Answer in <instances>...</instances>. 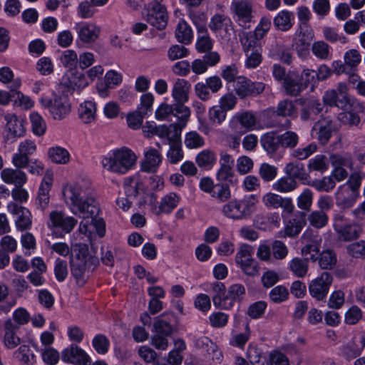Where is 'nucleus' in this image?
Returning <instances> with one entry per match:
<instances>
[{"mask_svg":"<svg viewBox=\"0 0 365 365\" xmlns=\"http://www.w3.org/2000/svg\"><path fill=\"white\" fill-rule=\"evenodd\" d=\"M307 260L301 258H294L289 264L290 270L298 277H304L308 271Z\"/></svg>","mask_w":365,"mask_h":365,"instance_id":"51","label":"nucleus"},{"mask_svg":"<svg viewBox=\"0 0 365 365\" xmlns=\"http://www.w3.org/2000/svg\"><path fill=\"white\" fill-rule=\"evenodd\" d=\"M308 168L310 170L324 172L328 169L327 158L324 155H317L309 160Z\"/></svg>","mask_w":365,"mask_h":365,"instance_id":"60","label":"nucleus"},{"mask_svg":"<svg viewBox=\"0 0 365 365\" xmlns=\"http://www.w3.org/2000/svg\"><path fill=\"white\" fill-rule=\"evenodd\" d=\"M225 216L233 220H241L249 215L248 207L239 200H232L222 207Z\"/></svg>","mask_w":365,"mask_h":365,"instance_id":"21","label":"nucleus"},{"mask_svg":"<svg viewBox=\"0 0 365 365\" xmlns=\"http://www.w3.org/2000/svg\"><path fill=\"white\" fill-rule=\"evenodd\" d=\"M336 231L340 240L351 241L359 237L361 228L357 224L335 225Z\"/></svg>","mask_w":365,"mask_h":365,"instance_id":"28","label":"nucleus"},{"mask_svg":"<svg viewBox=\"0 0 365 365\" xmlns=\"http://www.w3.org/2000/svg\"><path fill=\"white\" fill-rule=\"evenodd\" d=\"M294 19V13L287 10H282L274 18L273 24L277 30L287 31L293 26Z\"/></svg>","mask_w":365,"mask_h":365,"instance_id":"31","label":"nucleus"},{"mask_svg":"<svg viewBox=\"0 0 365 365\" xmlns=\"http://www.w3.org/2000/svg\"><path fill=\"white\" fill-rule=\"evenodd\" d=\"M211 196L221 202L228 200L231 197V192L229 185L223 182L215 184Z\"/></svg>","mask_w":365,"mask_h":365,"instance_id":"52","label":"nucleus"},{"mask_svg":"<svg viewBox=\"0 0 365 365\" xmlns=\"http://www.w3.org/2000/svg\"><path fill=\"white\" fill-rule=\"evenodd\" d=\"M52 185V180L50 178H44L38 191L36 197V205L41 209L44 210L49 203L48 192Z\"/></svg>","mask_w":365,"mask_h":365,"instance_id":"35","label":"nucleus"},{"mask_svg":"<svg viewBox=\"0 0 365 365\" xmlns=\"http://www.w3.org/2000/svg\"><path fill=\"white\" fill-rule=\"evenodd\" d=\"M347 252L353 257H365V240H360L349 245Z\"/></svg>","mask_w":365,"mask_h":365,"instance_id":"64","label":"nucleus"},{"mask_svg":"<svg viewBox=\"0 0 365 365\" xmlns=\"http://www.w3.org/2000/svg\"><path fill=\"white\" fill-rule=\"evenodd\" d=\"M161 162L162 156L158 150L150 148L144 153V160L141 162V170L155 173Z\"/></svg>","mask_w":365,"mask_h":365,"instance_id":"23","label":"nucleus"},{"mask_svg":"<svg viewBox=\"0 0 365 365\" xmlns=\"http://www.w3.org/2000/svg\"><path fill=\"white\" fill-rule=\"evenodd\" d=\"M136 162V156L130 149L123 148L113 151L110 157L102 160V165L111 172L125 174L130 170Z\"/></svg>","mask_w":365,"mask_h":365,"instance_id":"3","label":"nucleus"},{"mask_svg":"<svg viewBox=\"0 0 365 365\" xmlns=\"http://www.w3.org/2000/svg\"><path fill=\"white\" fill-rule=\"evenodd\" d=\"M170 115L178 118V122L175 124L180 125L181 128H185L189 117H182V114L177 108L175 103L168 105L162 103L155 111V117L158 120H165Z\"/></svg>","mask_w":365,"mask_h":365,"instance_id":"22","label":"nucleus"},{"mask_svg":"<svg viewBox=\"0 0 365 365\" xmlns=\"http://www.w3.org/2000/svg\"><path fill=\"white\" fill-rule=\"evenodd\" d=\"M262 202L266 207L274 209L281 207L287 213H292L294 209L292 200L290 197H282L272 192L264 195L262 197Z\"/></svg>","mask_w":365,"mask_h":365,"instance_id":"19","label":"nucleus"},{"mask_svg":"<svg viewBox=\"0 0 365 365\" xmlns=\"http://www.w3.org/2000/svg\"><path fill=\"white\" fill-rule=\"evenodd\" d=\"M245 294V288L241 284H234L231 285L227 292L225 302L224 303L225 309H230L234 306L236 301L242 299Z\"/></svg>","mask_w":365,"mask_h":365,"instance_id":"29","label":"nucleus"},{"mask_svg":"<svg viewBox=\"0 0 365 365\" xmlns=\"http://www.w3.org/2000/svg\"><path fill=\"white\" fill-rule=\"evenodd\" d=\"M48 156L53 163L65 165L70 160V153L61 146L51 147L48 150Z\"/></svg>","mask_w":365,"mask_h":365,"instance_id":"39","label":"nucleus"},{"mask_svg":"<svg viewBox=\"0 0 365 365\" xmlns=\"http://www.w3.org/2000/svg\"><path fill=\"white\" fill-rule=\"evenodd\" d=\"M53 235L56 237H63L69 233L76 226L77 220L73 217L66 216L63 212L53 211L49 215Z\"/></svg>","mask_w":365,"mask_h":365,"instance_id":"6","label":"nucleus"},{"mask_svg":"<svg viewBox=\"0 0 365 365\" xmlns=\"http://www.w3.org/2000/svg\"><path fill=\"white\" fill-rule=\"evenodd\" d=\"M297 186L298 183L297 180L286 175L273 183L272 189L279 192L286 193L294 191Z\"/></svg>","mask_w":365,"mask_h":365,"instance_id":"43","label":"nucleus"},{"mask_svg":"<svg viewBox=\"0 0 365 365\" xmlns=\"http://www.w3.org/2000/svg\"><path fill=\"white\" fill-rule=\"evenodd\" d=\"M7 209L12 215L18 216L16 220V225L18 230L24 231L30 229L32 223L31 214L28 209L19 206L14 202L8 204Z\"/></svg>","mask_w":365,"mask_h":365,"instance_id":"14","label":"nucleus"},{"mask_svg":"<svg viewBox=\"0 0 365 365\" xmlns=\"http://www.w3.org/2000/svg\"><path fill=\"white\" fill-rule=\"evenodd\" d=\"M145 19L148 24L157 29H164L168 23V14L165 7L158 2H155L151 9L148 10Z\"/></svg>","mask_w":365,"mask_h":365,"instance_id":"12","label":"nucleus"},{"mask_svg":"<svg viewBox=\"0 0 365 365\" xmlns=\"http://www.w3.org/2000/svg\"><path fill=\"white\" fill-rule=\"evenodd\" d=\"M305 224V220L302 218L291 219L285 226V234L291 237H295L300 233Z\"/></svg>","mask_w":365,"mask_h":365,"instance_id":"50","label":"nucleus"},{"mask_svg":"<svg viewBox=\"0 0 365 365\" xmlns=\"http://www.w3.org/2000/svg\"><path fill=\"white\" fill-rule=\"evenodd\" d=\"M51 249L63 257L71 253V272L77 284L81 286L85 284L91 274L99 265L96 251L86 244L76 243L69 248L67 244L58 242L52 245Z\"/></svg>","mask_w":365,"mask_h":365,"instance_id":"1","label":"nucleus"},{"mask_svg":"<svg viewBox=\"0 0 365 365\" xmlns=\"http://www.w3.org/2000/svg\"><path fill=\"white\" fill-rule=\"evenodd\" d=\"M40 103L48 109L55 120H62L71 111V104L65 95H54L51 98H41Z\"/></svg>","mask_w":365,"mask_h":365,"instance_id":"4","label":"nucleus"},{"mask_svg":"<svg viewBox=\"0 0 365 365\" xmlns=\"http://www.w3.org/2000/svg\"><path fill=\"white\" fill-rule=\"evenodd\" d=\"M79 39L83 43H93L99 36L101 29L95 24H86L76 27Z\"/></svg>","mask_w":365,"mask_h":365,"instance_id":"26","label":"nucleus"},{"mask_svg":"<svg viewBox=\"0 0 365 365\" xmlns=\"http://www.w3.org/2000/svg\"><path fill=\"white\" fill-rule=\"evenodd\" d=\"M234 88L238 96L244 98L262 93L265 86L263 83L252 82L244 76H239L235 83Z\"/></svg>","mask_w":365,"mask_h":365,"instance_id":"9","label":"nucleus"},{"mask_svg":"<svg viewBox=\"0 0 365 365\" xmlns=\"http://www.w3.org/2000/svg\"><path fill=\"white\" fill-rule=\"evenodd\" d=\"M170 149L167 153L168 161L171 164H176L183 158V152L181 147L180 137L173 138L167 143Z\"/></svg>","mask_w":365,"mask_h":365,"instance_id":"36","label":"nucleus"},{"mask_svg":"<svg viewBox=\"0 0 365 365\" xmlns=\"http://www.w3.org/2000/svg\"><path fill=\"white\" fill-rule=\"evenodd\" d=\"M259 175L264 182L272 181L277 175V168L274 165L264 163L259 168Z\"/></svg>","mask_w":365,"mask_h":365,"instance_id":"55","label":"nucleus"},{"mask_svg":"<svg viewBox=\"0 0 365 365\" xmlns=\"http://www.w3.org/2000/svg\"><path fill=\"white\" fill-rule=\"evenodd\" d=\"M260 143L269 155L281 153L282 147L279 135L274 132L264 133L260 138Z\"/></svg>","mask_w":365,"mask_h":365,"instance_id":"24","label":"nucleus"},{"mask_svg":"<svg viewBox=\"0 0 365 365\" xmlns=\"http://www.w3.org/2000/svg\"><path fill=\"white\" fill-rule=\"evenodd\" d=\"M288 296V289L282 285H278L274 287L269 294L271 301L277 304L282 303L287 300Z\"/></svg>","mask_w":365,"mask_h":365,"instance_id":"58","label":"nucleus"},{"mask_svg":"<svg viewBox=\"0 0 365 365\" xmlns=\"http://www.w3.org/2000/svg\"><path fill=\"white\" fill-rule=\"evenodd\" d=\"M88 190L83 189L80 184H75L63 188L65 200H70L73 205V212L84 220L93 221L100 212L98 203L88 197Z\"/></svg>","mask_w":365,"mask_h":365,"instance_id":"2","label":"nucleus"},{"mask_svg":"<svg viewBox=\"0 0 365 365\" xmlns=\"http://www.w3.org/2000/svg\"><path fill=\"white\" fill-rule=\"evenodd\" d=\"M2 180L16 187H22L26 181V174L19 169L6 168L1 171Z\"/></svg>","mask_w":365,"mask_h":365,"instance_id":"30","label":"nucleus"},{"mask_svg":"<svg viewBox=\"0 0 365 365\" xmlns=\"http://www.w3.org/2000/svg\"><path fill=\"white\" fill-rule=\"evenodd\" d=\"M140 182L135 180V178L130 177L125 179L124 189L125 193L128 198L134 199L138 195V189Z\"/></svg>","mask_w":365,"mask_h":365,"instance_id":"57","label":"nucleus"},{"mask_svg":"<svg viewBox=\"0 0 365 365\" xmlns=\"http://www.w3.org/2000/svg\"><path fill=\"white\" fill-rule=\"evenodd\" d=\"M6 121L7 134L4 137L6 143H13L16 138L24 135L25 129L23 121L19 119L14 114H6L4 116Z\"/></svg>","mask_w":365,"mask_h":365,"instance_id":"16","label":"nucleus"},{"mask_svg":"<svg viewBox=\"0 0 365 365\" xmlns=\"http://www.w3.org/2000/svg\"><path fill=\"white\" fill-rule=\"evenodd\" d=\"M272 113L277 116L285 118L282 124L283 129H288L291 127V121L287 118H295L297 116V108L292 101L284 99L280 101L276 107L272 108Z\"/></svg>","mask_w":365,"mask_h":365,"instance_id":"17","label":"nucleus"},{"mask_svg":"<svg viewBox=\"0 0 365 365\" xmlns=\"http://www.w3.org/2000/svg\"><path fill=\"white\" fill-rule=\"evenodd\" d=\"M216 162L215 153L210 150H204L196 157V163L198 166L207 169L211 168Z\"/></svg>","mask_w":365,"mask_h":365,"instance_id":"47","label":"nucleus"},{"mask_svg":"<svg viewBox=\"0 0 365 365\" xmlns=\"http://www.w3.org/2000/svg\"><path fill=\"white\" fill-rule=\"evenodd\" d=\"M242 272L250 277H255L259 274L258 263L254 259H247L240 261L237 264Z\"/></svg>","mask_w":365,"mask_h":365,"instance_id":"56","label":"nucleus"},{"mask_svg":"<svg viewBox=\"0 0 365 365\" xmlns=\"http://www.w3.org/2000/svg\"><path fill=\"white\" fill-rule=\"evenodd\" d=\"M255 125L256 117L250 111L236 113L230 122V126L241 134L252 130Z\"/></svg>","mask_w":365,"mask_h":365,"instance_id":"13","label":"nucleus"},{"mask_svg":"<svg viewBox=\"0 0 365 365\" xmlns=\"http://www.w3.org/2000/svg\"><path fill=\"white\" fill-rule=\"evenodd\" d=\"M282 150L284 148H294L297 146L299 142L298 135L293 131H286L285 133L279 135Z\"/></svg>","mask_w":365,"mask_h":365,"instance_id":"53","label":"nucleus"},{"mask_svg":"<svg viewBox=\"0 0 365 365\" xmlns=\"http://www.w3.org/2000/svg\"><path fill=\"white\" fill-rule=\"evenodd\" d=\"M336 123L330 117H326L316 122L312 129V135L322 145H326L332 134L336 131Z\"/></svg>","mask_w":365,"mask_h":365,"instance_id":"8","label":"nucleus"},{"mask_svg":"<svg viewBox=\"0 0 365 365\" xmlns=\"http://www.w3.org/2000/svg\"><path fill=\"white\" fill-rule=\"evenodd\" d=\"M154 102L153 95L150 93L143 94L140 97V103L138 107V110L146 116L152 112L153 104Z\"/></svg>","mask_w":365,"mask_h":365,"instance_id":"61","label":"nucleus"},{"mask_svg":"<svg viewBox=\"0 0 365 365\" xmlns=\"http://www.w3.org/2000/svg\"><path fill=\"white\" fill-rule=\"evenodd\" d=\"M283 88L286 94L290 96H297L305 89L300 81L296 76L287 75L283 81Z\"/></svg>","mask_w":365,"mask_h":365,"instance_id":"40","label":"nucleus"},{"mask_svg":"<svg viewBox=\"0 0 365 365\" xmlns=\"http://www.w3.org/2000/svg\"><path fill=\"white\" fill-rule=\"evenodd\" d=\"M359 197V192L352 191L346 186H340L336 193V205L346 210L354 206Z\"/></svg>","mask_w":365,"mask_h":365,"instance_id":"20","label":"nucleus"},{"mask_svg":"<svg viewBox=\"0 0 365 365\" xmlns=\"http://www.w3.org/2000/svg\"><path fill=\"white\" fill-rule=\"evenodd\" d=\"M19 325L11 319H7L4 323V344L9 349H14L21 343V339L16 335Z\"/></svg>","mask_w":365,"mask_h":365,"instance_id":"25","label":"nucleus"},{"mask_svg":"<svg viewBox=\"0 0 365 365\" xmlns=\"http://www.w3.org/2000/svg\"><path fill=\"white\" fill-rule=\"evenodd\" d=\"M184 128H181L180 125L172 123L169 126L162 125L155 127L154 135H158L161 138H165L164 143L167 144L170 140L180 137L181 132Z\"/></svg>","mask_w":365,"mask_h":365,"instance_id":"27","label":"nucleus"},{"mask_svg":"<svg viewBox=\"0 0 365 365\" xmlns=\"http://www.w3.org/2000/svg\"><path fill=\"white\" fill-rule=\"evenodd\" d=\"M284 173L295 180H307L308 176L304 164L299 162H292L287 164L284 168Z\"/></svg>","mask_w":365,"mask_h":365,"instance_id":"42","label":"nucleus"},{"mask_svg":"<svg viewBox=\"0 0 365 365\" xmlns=\"http://www.w3.org/2000/svg\"><path fill=\"white\" fill-rule=\"evenodd\" d=\"M308 233L305 232L303 239L306 245L302 249V255L305 257L306 260L316 261L318 259V253L319 252V242L317 239L311 240H307Z\"/></svg>","mask_w":365,"mask_h":365,"instance_id":"34","label":"nucleus"},{"mask_svg":"<svg viewBox=\"0 0 365 365\" xmlns=\"http://www.w3.org/2000/svg\"><path fill=\"white\" fill-rule=\"evenodd\" d=\"M331 47L324 41L314 42L312 46L313 54L320 60H327L331 56Z\"/></svg>","mask_w":365,"mask_h":365,"instance_id":"46","label":"nucleus"},{"mask_svg":"<svg viewBox=\"0 0 365 365\" xmlns=\"http://www.w3.org/2000/svg\"><path fill=\"white\" fill-rule=\"evenodd\" d=\"M96 113V103L86 101L81 103L78 108V116L84 123H91L95 120Z\"/></svg>","mask_w":365,"mask_h":365,"instance_id":"37","label":"nucleus"},{"mask_svg":"<svg viewBox=\"0 0 365 365\" xmlns=\"http://www.w3.org/2000/svg\"><path fill=\"white\" fill-rule=\"evenodd\" d=\"M269 56L287 64H289L292 62V55L289 52V49L284 45L279 43H273L271 46L269 48Z\"/></svg>","mask_w":365,"mask_h":365,"instance_id":"41","label":"nucleus"},{"mask_svg":"<svg viewBox=\"0 0 365 365\" xmlns=\"http://www.w3.org/2000/svg\"><path fill=\"white\" fill-rule=\"evenodd\" d=\"M156 195L153 194L150 197V204L152 205V210L156 215L162 213H170L178 205L180 197L174 192H171L162 198L160 205L156 206Z\"/></svg>","mask_w":365,"mask_h":365,"instance_id":"18","label":"nucleus"},{"mask_svg":"<svg viewBox=\"0 0 365 365\" xmlns=\"http://www.w3.org/2000/svg\"><path fill=\"white\" fill-rule=\"evenodd\" d=\"M214 295L212 296V301L214 305L219 309H225L224 303L225 302V297L227 295V290L224 283L215 282L211 284Z\"/></svg>","mask_w":365,"mask_h":365,"instance_id":"44","label":"nucleus"},{"mask_svg":"<svg viewBox=\"0 0 365 365\" xmlns=\"http://www.w3.org/2000/svg\"><path fill=\"white\" fill-rule=\"evenodd\" d=\"M176 320V316L173 312H165L154 319L153 331L157 334L169 336L173 332Z\"/></svg>","mask_w":365,"mask_h":365,"instance_id":"11","label":"nucleus"},{"mask_svg":"<svg viewBox=\"0 0 365 365\" xmlns=\"http://www.w3.org/2000/svg\"><path fill=\"white\" fill-rule=\"evenodd\" d=\"M209 27L215 32L224 29L228 36H230V31H233L231 19L223 14L214 15L210 20Z\"/></svg>","mask_w":365,"mask_h":365,"instance_id":"32","label":"nucleus"},{"mask_svg":"<svg viewBox=\"0 0 365 365\" xmlns=\"http://www.w3.org/2000/svg\"><path fill=\"white\" fill-rule=\"evenodd\" d=\"M175 36L178 42L190 44L193 38V32L190 26L183 19H180L177 25Z\"/></svg>","mask_w":365,"mask_h":365,"instance_id":"33","label":"nucleus"},{"mask_svg":"<svg viewBox=\"0 0 365 365\" xmlns=\"http://www.w3.org/2000/svg\"><path fill=\"white\" fill-rule=\"evenodd\" d=\"M329 161L334 168H353V160L351 156L346 153L344 155L331 154Z\"/></svg>","mask_w":365,"mask_h":365,"instance_id":"49","label":"nucleus"},{"mask_svg":"<svg viewBox=\"0 0 365 365\" xmlns=\"http://www.w3.org/2000/svg\"><path fill=\"white\" fill-rule=\"evenodd\" d=\"M333 282V276L328 272H324L320 276L311 281L309 291L312 297L319 301L324 300L329 292Z\"/></svg>","mask_w":365,"mask_h":365,"instance_id":"7","label":"nucleus"},{"mask_svg":"<svg viewBox=\"0 0 365 365\" xmlns=\"http://www.w3.org/2000/svg\"><path fill=\"white\" fill-rule=\"evenodd\" d=\"M319 192H330L336 186V182L331 176L324 177L322 179H315L310 184Z\"/></svg>","mask_w":365,"mask_h":365,"instance_id":"48","label":"nucleus"},{"mask_svg":"<svg viewBox=\"0 0 365 365\" xmlns=\"http://www.w3.org/2000/svg\"><path fill=\"white\" fill-rule=\"evenodd\" d=\"M336 263L335 253L331 250L322 252L319 258V264L322 269H330L334 267Z\"/></svg>","mask_w":365,"mask_h":365,"instance_id":"54","label":"nucleus"},{"mask_svg":"<svg viewBox=\"0 0 365 365\" xmlns=\"http://www.w3.org/2000/svg\"><path fill=\"white\" fill-rule=\"evenodd\" d=\"M190 87L191 85L187 81L178 78L175 82L172 91V96L175 100V103L177 105L180 112L182 113V117L184 118L190 115V108L185 106V103L188 101V93Z\"/></svg>","mask_w":365,"mask_h":365,"instance_id":"5","label":"nucleus"},{"mask_svg":"<svg viewBox=\"0 0 365 365\" xmlns=\"http://www.w3.org/2000/svg\"><path fill=\"white\" fill-rule=\"evenodd\" d=\"M92 344L98 354H104L108 351L110 341L105 335L98 334L93 338Z\"/></svg>","mask_w":365,"mask_h":365,"instance_id":"63","label":"nucleus"},{"mask_svg":"<svg viewBox=\"0 0 365 365\" xmlns=\"http://www.w3.org/2000/svg\"><path fill=\"white\" fill-rule=\"evenodd\" d=\"M30 119L34 133L38 136L42 135L46 129V123L42 117L36 113H33L30 115Z\"/></svg>","mask_w":365,"mask_h":365,"instance_id":"59","label":"nucleus"},{"mask_svg":"<svg viewBox=\"0 0 365 365\" xmlns=\"http://www.w3.org/2000/svg\"><path fill=\"white\" fill-rule=\"evenodd\" d=\"M310 224L316 228H322L328 221V217L324 211H314L308 217Z\"/></svg>","mask_w":365,"mask_h":365,"instance_id":"62","label":"nucleus"},{"mask_svg":"<svg viewBox=\"0 0 365 365\" xmlns=\"http://www.w3.org/2000/svg\"><path fill=\"white\" fill-rule=\"evenodd\" d=\"M262 38H258L253 32H246L243 34L241 38V43L245 53H249L252 51L261 50L259 41Z\"/></svg>","mask_w":365,"mask_h":365,"instance_id":"45","label":"nucleus"},{"mask_svg":"<svg viewBox=\"0 0 365 365\" xmlns=\"http://www.w3.org/2000/svg\"><path fill=\"white\" fill-rule=\"evenodd\" d=\"M234 12L237 16V21L244 24L252 20V6L246 1H237L234 4ZM241 26V23H239Z\"/></svg>","mask_w":365,"mask_h":365,"instance_id":"38","label":"nucleus"},{"mask_svg":"<svg viewBox=\"0 0 365 365\" xmlns=\"http://www.w3.org/2000/svg\"><path fill=\"white\" fill-rule=\"evenodd\" d=\"M302 106L300 118L303 121L315 120L324 108V105L318 99L309 98L299 101Z\"/></svg>","mask_w":365,"mask_h":365,"instance_id":"15","label":"nucleus"},{"mask_svg":"<svg viewBox=\"0 0 365 365\" xmlns=\"http://www.w3.org/2000/svg\"><path fill=\"white\" fill-rule=\"evenodd\" d=\"M61 359L66 363L75 365H90L89 356L81 347L72 344L61 352Z\"/></svg>","mask_w":365,"mask_h":365,"instance_id":"10","label":"nucleus"}]
</instances>
